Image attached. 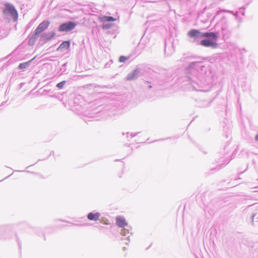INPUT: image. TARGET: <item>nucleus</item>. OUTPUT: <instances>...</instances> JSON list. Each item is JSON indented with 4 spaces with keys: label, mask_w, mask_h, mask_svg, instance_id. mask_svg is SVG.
Returning a JSON list of instances; mask_svg holds the SVG:
<instances>
[{
    "label": "nucleus",
    "mask_w": 258,
    "mask_h": 258,
    "mask_svg": "<svg viewBox=\"0 0 258 258\" xmlns=\"http://www.w3.org/2000/svg\"><path fill=\"white\" fill-rule=\"evenodd\" d=\"M3 14L7 19H12L14 22H16V9L12 4L10 3L5 4Z\"/></svg>",
    "instance_id": "f257e3e1"
},
{
    "label": "nucleus",
    "mask_w": 258,
    "mask_h": 258,
    "mask_svg": "<svg viewBox=\"0 0 258 258\" xmlns=\"http://www.w3.org/2000/svg\"><path fill=\"white\" fill-rule=\"evenodd\" d=\"M77 26V24L74 22H68L61 24L59 28V32H68L74 29Z\"/></svg>",
    "instance_id": "f03ea898"
},
{
    "label": "nucleus",
    "mask_w": 258,
    "mask_h": 258,
    "mask_svg": "<svg viewBox=\"0 0 258 258\" xmlns=\"http://www.w3.org/2000/svg\"><path fill=\"white\" fill-rule=\"evenodd\" d=\"M49 24L50 22L48 21H43L41 22L35 29L34 31V36H37L38 34L46 30L49 26Z\"/></svg>",
    "instance_id": "7ed1b4c3"
},
{
    "label": "nucleus",
    "mask_w": 258,
    "mask_h": 258,
    "mask_svg": "<svg viewBox=\"0 0 258 258\" xmlns=\"http://www.w3.org/2000/svg\"><path fill=\"white\" fill-rule=\"evenodd\" d=\"M200 44L205 47H212L216 48L217 46V43L216 42H213L211 40L208 39H204L201 41Z\"/></svg>",
    "instance_id": "20e7f679"
},
{
    "label": "nucleus",
    "mask_w": 258,
    "mask_h": 258,
    "mask_svg": "<svg viewBox=\"0 0 258 258\" xmlns=\"http://www.w3.org/2000/svg\"><path fill=\"white\" fill-rule=\"evenodd\" d=\"M140 72V70L139 69H137L134 70L133 72L128 74L126 77V80L128 81H131L135 79L138 77L139 73Z\"/></svg>",
    "instance_id": "39448f33"
},
{
    "label": "nucleus",
    "mask_w": 258,
    "mask_h": 258,
    "mask_svg": "<svg viewBox=\"0 0 258 258\" xmlns=\"http://www.w3.org/2000/svg\"><path fill=\"white\" fill-rule=\"evenodd\" d=\"M201 34H202V33L196 29H191L188 32V35L189 37L195 38L202 37Z\"/></svg>",
    "instance_id": "423d86ee"
},
{
    "label": "nucleus",
    "mask_w": 258,
    "mask_h": 258,
    "mask_svg": "<svg viewBox=\"0 0 258 258\" xmlns=\"http://www.w3.org/2000/svg\"><path fill=\"white\" fill-rule=\"evenodd\" d=\"M116 225L120 227H124L127 225V222L123 217L118 216L116 218Z\"/></svg>",
    "instance_id": "0eeeda50"
},
{
    "label": "nucleus",
    "mask_w": 258,
    "mask_h": 258,
    "mask_svg": "<svg viewBox=\"0 0 258 258\" xmlns=\"http://www.w3.org/2000/svg\"><path fill=\"white\" fill-rule=\"evenodd\" d=\"M202 37L209 38L216 41L217 39V35L214 32H206L201 34Z\"/></svg>",
    "instance_id": "6e6552de"
},
{
    "label": "nucleus",
    "mask_w": 258,
    "mask_h": 258,
    "mask_svg": "<svg viewBox=\"0 0 258 258\" xmlns=\"http://www.w3.org/2000/svg\"><path fill=\"white\" fill-rule=\"evenodd\" d=\"M100 217L99 213H90L88 214L87 218L89 220L97 221Z\"/></svg>",
    "instance_id": "1a4fd4ad"
},
{
    "label": "nucleus",
    "mask_w": 258,
    "mask_h": 258,
    "mask_svg": "<svg viewBox=\"0 0 258 258\" xmlns=\"http://www.w3.org/2000/svg\"><path fill=\"white\" fill-rule=\"evenodd\" d=\"M70 46V41H63L58 47V50H62L64 49H68L69 48Z\"/></svg>",
    "instance_id": "9d476101"
},
{
    "label": "nucleus",
    "mask_w": 258,
    "mask_h": 258,
    "mask_svg": "<svg viewBox=\"0 0 258 258\" xmlns=\"http://www.w3.org/2000/svg\"><path fill=\"white\" fill-rule=\"evenodd\" d=\"M100 20L101 22H109V21H114L116 19L112 17L109 16H103L100 18Z\"/></svg>",
    "instance_id": "9b49d317"
},
{
    "label": "nucleus",
    "mask_w": 258,
    "mask_h": 258,
    "mask_svg": "<svg viewBox=\"0 0 258 258\" xmlns=\"http://www.w3.org/2000/svg\"><path fill=\"white\" fill-rule=\"evenodd\" d=\"M55 35L54 32H52L49 33H45L43 34V37L45 40H50Z\"/></svg>",
    "instance_id": "f8f14e48"
},
{
    "label": "nucleus",
    "mask_w": 258,
    "mask_h": 258,
    "mask_svg": "<svg viewBox=\"0 0 258 258\" xmlns=\"http://www.w3.org/2000/svg\"><path fill=\"white\" fill-rule=\"evenodd\" d=\"M129 59V57L121 56L119 57V61L120 62H124Z\"/></svg>",
    "instance_id": "ddd939ff"
},
{
    "label": "nucleus",
    "mask_w": 258,
    "mask_h": 258,
    "mask_svg": "<svg viewBox=\"0 0 258 258\" xmlns=\"http://www.w3.org/2000/svg\"><path fill=\"white\" fill-rule=\"evenodd\" d=\"M65 84H66V81H62V82L58 83L57 84L56 86L57 88H58L59 89H62Z\"/></svg>",
    "instance_id": "4468645a"
},
{
    "label": "nucleus",
    "mask_w": 258,
    "mask_h": 258,
    "mask_svg": "<svg viewBox=\"0 0 258 258\" xmlns=\"http://www.w3.org/2000/svg\"><path fill=\"white\" fill-rule=\"evenodd\" d=\"M28 66V62L20 63L19 64V68L21 69H23L26 68Z\"/></svg>",
    "instance_id": "2eb2a0df"
},
{
    "label": "nucleus",
    "mask_w": 258,
    "mask_h": 258,
    "mask_svg": "<svg viewBox=\"0 0 258 258\" xmlns=\"http://www.w3.org/2000/svg\"><path fill=\"white\" fill-rule=\"evenodd\" d=\"M16 50V49H15L11 53H10L8 56L7 58H8L10 56L13 55L15 53V51Z\"/></svg>",
    "instance_id": "dca6fc26"
},
{
    "label": "nucleus",
    "mask_w": 258,
    "mask_h": 258,
    "mask_svg": "<svg viewBox=\"0 0 258 258\" xmlns=\"http://www.w3.org/2000/svg\"><path fill=\"white\" fill-rule=\"evenodd\" d=\"M255 140L258 141V134L255 136Z\"/></svg>",
    "instance_id": "f3484780"
},
{
    "label": "nucleus",
    "mask_w": 258,
    "mask_h": 258,
    "mask_svg": "<svg viewBox=\"0 0 258 258\" xmlns=\"http://www.w3.org/2000/svg\"><path fill=\"white\" fill-rule=\"evenodd\" d=\"M15 61V59H13L11 60V62H14Z\"/></svg>",
    "instance_id": "a211bd4d"
},
{
    "label": "nucleus",
    "mask_w": 258,
    "mask_h": 258,
    "mask_svg": "<svg viewBox=\"0 0 258 258\" xmlns=\"http://www.w3.org/2000/svg\"><path fill=\"white\" fill-rule=\"evenodd\" d=\"M1 37V36H0V37Z\"/></svg>",
    "instance_id": "6ab92c4d"
}]
</instances>
